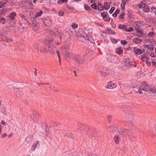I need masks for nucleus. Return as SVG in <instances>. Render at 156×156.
Here are the masks:
<instances>
[{"label": "nucleus", "instance_id": "f257e3e1", "mask_svg": "<svg viewBox=\"0 0 156 156\" xmlns=\"http://www.w3.org/2000/svg\"><path fill=\"white\" fill-rule=\"evenodd\" d=\"M47 45L48 47L47 50H46L44 49V50L41 48H40L39 45H37L36 46V48L38 51L40 50L41 52H49L52 54H54L56 51L58 54V58L59 62V64H61V58L60 56L59 52L57 51V49L55 46H54V43L53 42V39L52 38L50 39L49 40H46L45 42ZM36 48V47H34Z\"/></svg>", "mask_w": 156, "mask_h": 156}, {"label": "nucleus", "instance_id": "f03ea898", "mask_svg": "<svg viewBox=\"0 0 156 156\" xmlns=\"http://www.w3.org/2000/svg\"><path fill=\"white\" fill-rule=\"evenodd\" d=\"M140 89L143 90L151 94H156V86L155 87L152 86H149L147 83H144Z\"/></svg>", "mask_w": 156, "mask_h": 156}, {"label": "nucleus", "instance_id": "7ed1b4c3", "mask_svg": "<svg viewBox=\"0 0 156 156\" xmlns=\"http://www.w3.org/2000/svg\"><path fill=\"white\" fill-rule=\"evenodd\" d=\"M133 63L131 62L129 59H126L123 63H119L118 67L123 70H126L127 69L133 66Z\"/></svg>", "mask_w": 156, "mask_h": 156}, {"label": "nucleus", "instance_id": "20e7f679", "mask_svg": "<svg viewBox=\"0 0 156 156\" xmlns=\"http://www.w3.org/2000/svg\"><path fill=\"white\" fill-rule=\"evenodd\" d=\"M80 37L83 38L85 41H86V42L88 44H89V43L91 44L94 43V40L93 39L92 40L91 37H89L87 34L84 32H83L81 34Z\"/></svg>", "mask_w": 156, "mask_h": 156}, {"label": "nucleus", "instance_id": "39448f33", "mask_svg": "<svg viewBox=\"0 0 156 156\" xmlns=\"http://www.w3.org/2000/svg\"><path fill=\"white\" fill-rule=\"evenodd\" d=\"M83 57H81L80 55H74L73 59L77 62L79 64H82L84 61Z\"/></svg>", "mask_w": 156, "mask_h": 156}, {"label": "nucleus", "instance_id": "423d86ee", "mask_svg": "<svg viewBox=\"0 0 156 156\" xmlns=\"http://www.w3.org/2000/svg\"><path fill=\"white\" fill-rule=\"evenodd\" d=\"M131 130L130 129L127 130H125L124 129L119 128L118 129V132L120 134L122 135H125L126 134L129 135L127 131H130Z\"/></svg>", "mask_w": 156, "mask_h": 156}, {"label": "nucleus", "instance_id": "0eeeda50", "mask_svg": "<svg viewBox=\"0 0 156 156\" xmlns=\"http://www.w3.org/2000/svg\"><path fill=\"white\" fill-rule=\"evenodd\" d=\"M144 83H142L140 85H139L138 86H136V87H134V90H135L136 93H139L140 94H142L143 93V92L142 91V90L144 92L145 91H144L143 90L140 89L142 87L143 85V84Z\"/></svg>", "mask_w": 156, "mask_h": 156}, {"label": "nucleus", "instance_id": "6e6552de", "mask_svg": "<svg viewBox=\"0 0 156 156\" xmlns=\"http://www.w3.org/2000/svg\"><path fill=\"white\" fill-rule=\"evenodd\" d=\"M1 36L2 37V39L0 40V41H4L6 42H10L12 41V39L11 38H8L4 34L2 33L0 34Z\"/></svg>", "mask_w": 156, "mask_h": 156}, {"label": "nucleus", "instance_id": "1a4fd4ad", "mask_svg": "<svg viewBox=\"0 0 156 156\" xmlns=\"http://www.w3.org/2000/svg\"><path fill=\"white\" fill-rule=\"evenodd\" d=\"M116 84L112 82V81H110L108 84L105 86V88L108 89H112L116 87Z\"/></svg>", "mask_w": 156, "mask_h": 156}, {"label": "nucleus", "instance_id": "9d476101", "mask_svg": "<svg viewBox=\"0 0 156 156\" xmlns=\"http://www.w3.org/2000/svg\"><path fill=\"white\" fill-rule=\"evenodd\" d=\"M44 24L46 26H49L51 24V20L48 18H45L42 20Z\"/></svg>", "mask_w": 156, "mask_h": 156}, {"label": "nucleus", "instance_id": "9b49d317", "mask_svg": "<svg viewBox=\"0 0 156 156\" xmlns=\"http://www.w3.org/2000/svg\"><path fill=\"white\" fill-rule=\"evenodd\" d=\"M84 128H85V126L83 124L80 122L78 123V126L76 127V128L78 132H79L81 131Z\"/></svg>", "mask_w": 156, "mask_h": 156}, {"label": "nucleus", "instance_id": "f8f14e48", "mask_svg": "<svg viewBox=\"0 0 156 156\" xmlns=\"http://www.w3.org/2000/svg\"><path fill=\"white\" fill-rule=\"evenodd\" d=\"M144 48L149 49L151 51H152L154 49V45L153 44L149 45L147 44H144L143 45Z\"/></svg>", "mask_w": 156, "mask_h": 156}, {"label": "nucleus", "instance_id": "ddd939ff", "mask_svg": "<svg viewBox=\"0 0 156 156\" xmlns=\"http://www.w3.org/2000/svg\"><path fill=\"white\" fill-rule=\"evenodd\" d=\"M52 34H54L55 36H58L60 39H62V37L60 35L59 32L57 28H55L52 32Z\"/></svg>", "mask_w": 156, "mask_h": 156}, {"label": "nucleus", "instance_id": "4468645a", "mask_svg": "<svg viewBox=\"0 0 156 156\" xmlns=\"http://www.w3.org/2000/svg\"><path fill=\"white\" fill-rule=\"evenodd\" d=\"M133 51L137 55H141L145 52L144 51H143L142 50L138 48H135Z\"/></svg>", "mask_w": 156, "mask_h": 156}, {"label": "nucleus", "instance_id": "2eb2a0df", "mask_svg": "<svg viewBox=\"0 0 156 156\" xmlns=\"http://www.w3.org/2000/svg\"><path fill=\"white\" fill-rule=\"evenodd\" d=\"M16 13L15 12H12L10 13L8 15V17L11 19V20H13L16 16Z\"/></svg>", "mask_w": 156, "mask_h": 156}, {"label": "nucleus", "instance_id": "dca6fc26", "mask_svg": "<svg viewBox=\"0 0 156 156\" xmlns=\"http://www.w3.org/2000/svg\"><path fill=\"white\" fill-rule=\"evenodd\" d=\"M110 129L111 132H114L118 129V126L116 125L111 126L110 127Z\"/></svg>", "mask_w": 156, "mask_h": 156}, {"label": "nucleus", "instance_id": "f3484780", "mask_svg": "<svg viewBox=\"0 0 156 156\" xmlns=\"http://www.w3.org/2000/svg\"><path fill=\"white\" fill-rule=\"evenodd\" d=\"M143 11L145 12H150V10L149 8V5H146L143 8Z\"/></svg>", "mask_w": 156, "mask_h": 156}, {"label": "nucleus", "instance_id": "a211bd4d", "mask_svg": "<svg viewBox=\"0 0 156 156\" xmlns=\"http://www.w3.org/2000/svg\"><path fill=\"white\" fill-rule=\"evenodd\" d=\"M97 7H98V10L101 11H102L104 10V6L102 5L101 3L99 2L98 3V5H97Z\"/></svg>", "mask_w": 156, "mask_h": 156}, {"label": "nucleus", "instance_id": "6ab92c4d", "mask_svg": "<svg viewBox=\"0 0 156 156\" xmlns=\"http://www.w3.org/2000/svg\"><path fill=\"white\" fill-rule=\"evenodd\" d=\"M39 142L38 141H37L35 143H34L33 144L32 146V147L31 148V150L32 151H34V150L37 147V146L38 144H39Z\"/></svg>", "mask_w": 156, "mask_h": 156}, {"label": "nucleus", "instance_id": "aec40b11", "mask_svg": "<svg viewBox=\"0 0 156 156\" xmlns=\"http://www.w3.org/2000/svg\"><path fill=\"white\" fill-rule=\"evenodd\" d=\"M14 90L15 91H16V93H17L16 95H17V97H21V94H22V93H21L20 91V90H19L18 89L15 88L14 89Z\"/></svg>", "mask_w": 156, "mask_h": 156}, {"label": "nucleus", "instance_id": "412c9836", "mask_svg": "<svg viewBox=\"0 0 156 156\" xmlns=\"http://www.w3.org/2000/svg\"><path fill=\"white\" fill-rule=\"evenodd\" d=\"M114 140L116 144H118L120 140V138L117 135L115 136Z\"/></svg>", "mask_w": 156, "mask_h": 156}, {"label": "nucleus", "instance_id": "4be33fe9", "mask_svg": "<svg viewBox=\"0 0 156 156\" xmlns=\"http://www.w3.org/2000/svg\"><path fill=\"white\" fill-rule=\"evenodd\" d=\"M126 27L127 26L124 25L119 24V26L118 28L122 30H124L126 31Z\"/></svg>", "mask_w": 156, "mask_h": 156}, {"label": "nucleus", "instance_id": "5701e85b", "mask_svg": "<svg viewBox=\"0 0 156 156\" xmlns=\"http://www.w3.org/2000/svg\"><path fill=\"white\" fill-rule=\"evenodd\" d=\"M45 128L46 135L48 138H51V135L49 132V130L48 129L46 128V127Z\"/></svg>", "mask_w": 156, "mask_h": 156}, {"label": "nucleus", "instance_id": "b1692460", "mask_svg": "<svg viewBox=\"0 0 156 156\" xmlns=\"http://www.w3.org/2000/svg\"><path fill=\"white\" fill-rule=\"evenodd\" d=\"M104 8L105 10H107L110 8V4L108 2H105L104 4Z\"/></svg>", "mask_w": 156, "mask_h": 156}, {"label": "nucleus", "instance_id": "393cba45", "mask_svg": "<svg viewBox=\"0 0 156 156\" xmlns=\"http://www.w3.org/2000/svg\"><path fill=\"white\" fill-rule=\"evenodd\" d=\"M108 13L106 12H102L101 13V16L103 17V19H105V17H107V15Z\"/></svg>", "mask_w": 156, "mask_h": 156}, {"label": "nucleus", "instance_id": "a878e982", "mask_svg": "<svg viewBox=\"0 0 156 156\" xmlns=\"http://www.w3.org/2000/svg\"><path fill=\"white\" fill-rule=\"evenodd\" d=\"M68 0H58V4H61L64 3H66L68 2Z\"/></svg>", "mask_w": 156, "mask_h": 156}, {"label": "nucleus", "instance_id": "bb28decb", "mask_svg": "<svg viewBox=\"0 0 156 156\" xmlns=\"http://www.w3.org/2000/svg\"><path fill=\"white\" fill-rule=\"evenodd\" d=\"M119 9H116L115 12L112 14V16L114 17H116L117 16L118 14H119Z\"/></svg>", "mask_w": 156, "mask_h": 156}, {"label": "nucleus", "instance_id": "cd10ccee", "mask_svg": "<svg viewBox=\"0 0 156 156\" xmlns=\"http://www.w3.org/2000/svg\"><path fill=\"white\" fill-rule=\"evenodd\" d=\"M100 72L101 75L103 76H108L109 74L108 73L103 72L101 71H100Z\"/></svg>", "mask_w": 156, "mask_h": 156}, {"label": "nucleus", "instance_id": "c85d7f7f", "mask_svg": "<svg viewBox=\"0 0 156 156\" xmlns=\"http://www.w3.org/2000/svg\"><path fill=\"white\" fill-rule=\"evenodd\" d=\"M67 58H69L71 55L70 53L67 51H66L64 54H63Z\"/></svg>", "mask_w": 156, "mask_h": 156}, {"label": "nucleus", "instance_id": "c756f323", "mask_svg": "<svg viewBox=\"0 0 156 156\" xmlns=\"http://www.w3.org/2000/svg\"><path fill=\"white\" fill-rule=\"evenodd\" d=\"M126 4L125 3H122L121 5V9L122 11L125 9Z\"/></svg>", "mask_w": 156, "mask_h": 156}, {"label": "nucleus", "instance_id": "7c9ffc66", "mask_svg": "<svg viewBox=\"0 0 156 156\" xmlns=\"http://www.w3.org/2000/svg\"><path fill=\"white\" fill-rule=\"evenodd\" d=\"M42 13L43 12L42 11H40L39 12L37 13L34 17L35 18H37V17L41 16Z\"/></svg>", "mask_w": 156, "mask_h": 156}, {"label": "nucleus", "instance_id": "2f4dec72", "mask_svg": "<svg viewBox=\"0 0 156 156\" xmlns=\"http://www.w3.org/2000/svg\"><path fill=\"white\" fill-rule=\"evenodd\" d=\"M36 18H35L34 17L33 18V20H32V24L34 26H37V23L36 21Z\"/></svg>", "mask_w": 156, "mask_h": 156}, {"label": "nucleus", "instance_id": "473e14b6", "mask_svg": "<svg viewBox=\"0 0 156 156\" xmlns=\"http://www.w3.org/2000/svg\"><path fill=\"white\" fill-rule=\"evenodd\" d=\"M91 7L95 10L97 9V5L96 3H94L91 5Z\"/></svg>", "mask_w": 156, "mask_h": 156}, {"label": "nucleus", "instance_id": "72a5a7b5", "mask_svg": "<svg viewBox=\"0 0 156 156\" xmlns=\"http://www.w3.org/2000/svg\"><path fill=\"white\" fill-rule=\"evenodd\" d=\"M128 28H127V27H126V31L128 32H130L133 31V28L132 27H129Z\"/></svg>", "mask_w": 156, "mask_h": 156}, {"label": "nucleus", "instance_id": "f704fd0d", "mask_svg": "<svg viewBox=\"0 0 156 156\" xmlns=\"http://www.w3.org/2000/svg\"><path fill=\"white\" fill-rule=\"evenodd\" d=\"M115 58V57L114 55H110L108 57V61H110L111 62H112V60L110 61V59L114 58Z\"/></svg>", "mask_w": 156, "mask_h": 156}, {"label": "nucleus", "instance_id": "c9c22d12", "mask_svg": "<svg viewBox=\"0 0 156 156\" xmlns=\"http://www.w3.org/2000/svg\"><path fill=\"white\" fill-rule=\"evenodd\" d=\"M110 38L112 43H116L118 41L117 40H116L115 39L114 37H111Z\"/></svg>", "mask_w": 156, "mask_h": 156}, {"label": "nucleus", "instance_id": "e433bc0d", "mask_svg": "<svg viewBox=\"0 0 156 156\" xmlns=\"http://www.w3.org/2000/svg\"><path fill=\"white\" fill-rule=\"evenodd\" d=\"M6 4V2H0V8H1L4 6Z\"/></svg>", "mask_w": 156, "mask_h": 156}, {"label": "nucleus", "instance_id": "4c0bfd02", "mask_svg": "<svg viewBox=\"0 0 156 156\" xmlns=\"http://www.w3.org/2000/svg\"><path fill=\"white\" fill-rule=\"evenodd\" d=\"M78 25L77 24H76L75 23H73L72 24V28L75 29L77 28L78 27Z\"/></svg>", "mask_w": 156, "mask_h": 156}, {"label": "nucleus", "instance_id": "58836bf2", "mask_svg": "<svg viewBox=\"0 0 156 156\" xmlns=\"http://www.w3.org/2000/svg\"><path fill=\"white\" fill-rule=\"evenodd\" d=\"M141 60L145 62L148 60V58L147 57L145 56H143L142 57Z\"/></svg>", "mask_w": 156, "mask_h": 156}, {"label": "nucleus", "instance_id": "ea45409f", "mask_svg": "<svg viewBox=\"0 0 156 156\" xmlns=\"http://www.w3.org/2000/svg\"><path fill=\"white\" fill-rule=\"evenodd\" d=\"M106 17H105V19H103L105 21H109L110 20V18L109 17V16L108 14L107 15Z\"/></svg>", "mask_w": 156, "mask_h": 156}, {"label": "nucleus", "instance_id": "a19ab883", "mask_svg": "<svg viewBox=\"0 0 156 156\" xmlns=\"http://www.w3.org/2000/svg\"><path fill=\"white\" fill-rule=\"evenodd\" d=\"M135 30L138 33H139V34H141L143 33L142 31L140 30L139 28L138 27L137 28H135Z\"/></svg>", "mask_w": 156, "mask_h": 156}, {"label": "nucleus", "instance_id": "79ce46f5", "mask_svg": "<svg viewBox=\"0 0 156 156\" xmlns=\"http://www.w3.org/2000/svg\"><path fill=\"white\" fill-rule=\"evenodd\" d=\"M115 9V8L114 7H112L110 10L109 11V13L110 14H111L113 12Z\"/></svg>", "mask_w": 156, "mask_h": 156}, {"label": "nucleus", "instance_id": "37998d69", "mask_svg": "<svg viewBox=\"0 0 156 156\" xmlns=\"http://www.w3.org/2000/svg\"><path fill=\"white\" fill-rule=\"evenodd\" d=\"M31 118L33 119L34 120L35 119V120L37 119L36 115H32L31 116Z\"/></svg>", "mask_w": 156, "mask_h": 156}, {"label": "nucleus", "instance_id": "c03bdc74", "mask_svg": "<svg viewBox=\"0 0 156 156\" xmlns=\"http://www.w3.org/2000/svg\"><path fill=\"white\" fill-rule=\"evenodd\" d=\"M84 7L85 9L86 10H88L91 9L87 5H84Z\"/></svg>", "mask_w": 156, "mask_h": 156}, {"label": "nucleus", "instance_id": "a18cd8bd", "mask_svg": "<svg viewBox=\"0 0 156 156\" xmlns=\"http://www.w3.org/2000/svg\"><path fill=\"white\" fill-rule=\"evenodd\" d=\"M148 35L151 37H153L154 36V34L153 32H150L148 34Z\"/></svg>", "mask_w": 156, "mask_h": 156}, {"label": "nucleus", "instance_id": "49530a36", "mask_svg": "<svg viewBox=\"0 0 156 156\" xmlns=\"http://www.w3.org/2000/svg\"><path fill=\"white\" fill-rule=\"evenodd\" d=\"M138 38H135L133 39V42H134L135 43H136V44H140V42H138Z\"/></svg>", "mask_w": 156, "mask_h": 156}, {"label": "nucleus", "instance_id": "de8ad7c7", "mask_svg": "<svg viewBox=\"0 0 156 156\" xmlns=\"http://www.w3.org/2000/svg\"><path fill=\"white\" fill-rule=\"evenodd\" d=\"M121 43L123 45H126L127 44V41L125 40H122L121 41Z\"/></svg>", "mask_w": 156, "mask_h": 156}, {"label": "nucleus", "instance_id": "09e8293b", "mask_svg": "<svg viewBox=\"0 0 156 156\" xmlns=\"http://www.w3.org/2000/svg\"><path fill=\"white\" fill-rule=\"evenodd\" d=\"M116 51H123L121 47H118L116 49Z\"/></svg>", "mask_w": 156, "mask_h": 156}, {"label": "nucleus", "instance_id": "8fccbe9b", "mask_svg": "<svg viewBox=\"0 0 156 156\" xmlns=\"http://www.w3.org/2000/svg\"><path fill=\"white\" fill-rule=\"evenodd\" d=\"M107 33L112 34H116V33L115 32H114V31L112 30H110V31L109 32H107Z\"/></svg>", "mask_w": 156, "mask_h": 156}, {"label": "nucleus", "instance_id": "3c124183", "mask_svg": "<svg viewBox=\"0 0 156 156\" xmlns=\"http://www.w3.org/2000/svg\"><path fill=\"white\" fill-rule=\"evenodd\" d=\"M62 48L64 49H69V47L68 45H65L62 47Z\"/></svg>", "mask_w": 156, "mask_h": 156}, {"label": "nucleus", "instance_id": "603ef678", "mask_svg": "<svg viewBox=\"0 0 156 156\" xmlns=\"http://www.w3.org/2000/svg\"><path fill=\"white\" fill-rule=\"evenodd\" d=\"M0 23H2V24H4L5 23V20L3 18H1L0 20Z\"/></svg>", "mask_w": 156, "mask_h": 156}, {"label": "nucleus", "instance_id": "864d4df0", "mask_svg": "<svg viewBox=\"0 0 156 156\" xmlns=\"http://www.w3.org/2000/svg\"><path fill=\"white\" fill-rule=\"evenodd\" d=\"M58 14L60 16H62L64 15V13L62 11H60L59 12Z\"/></svg>", "mask_w": 156, "mask_h": 156}, {"label": "nucleus", "instance_id": "5fc2aeb1", "mask_svg": "<svg viewBox=\"0 0 156 156\" xmlns=\"http://www.w3.org/2000/svg\"><path fill=\"white\" fill-rule=\"evenodd\" d=\"M119 20H121V19L123 20L124 19V17L123 16H122V15H120L119 16Z\"/></svg>", "mask_w": 156, "mask_h": 156}, {"label": "nucleus", "instance_id": "6e6d98bb", "mask_svg": "<svg viewBox=\"0 0 156 156\" xmlns=\"http://www.w3.org/2000/svg\"><path fill=\"white\" fill-rule=\"evenodd\" d=\"M1 123L3 125H6V123L4 121L2 120L1 121Z\"/></svg>", "mask_w": 156, "mask_h": 156}, {"label": "nucleus", "instance_id": "4d7b16f0", "mask_svg": "<svg viewBox=\"0 0 156 156\" xmlns=\"http://www.w3.org/2000/svg\"><path fill=\"white\" fill-rule=\"evenodd\" d=\"M126 122L129 124H132L133 123V122L132 121L130 120L129 119Z\"/></svg>", "mask_w": 156, "mask_h": 156}, {"label": "nucleus", "instance_id": "13d9d810", "mask_svg": "<svg viewBox=\"0 0 156 156\" xmlns=\"http://www.w3.org/2000/svg\"><path fill=\"white\" fill-rule=\"evenodd\" d=\"M150 56H151V57L152 58L155 57V56H156L153 53H151V55H150Z\"/></svg>", "mask_w": 156, "mask_h": 156}, {"label": "nucleus", "instance_id": "bf43d9fd", "mask_svg": "<svg viewBox=\"0 0 156 156\" xmlns=\"http://www.w3.org/2000/svg\"><path fill=\"white\" fill-rule=\"evenodd\" d=\"M7 136V134L6 133H5L3 134L2 136V137L3 138Z\"/></svg>", "mask_w": 156, "mask_h": 156}, {"label": "nucleus", "instance_id": "052dcab7", "mask_svg": "<svg viewBox=\"0 0 156 156\" xmlns=\"http://www.w3.org/2000/svg\"><path fill=\"white\" fill-rule=\"evenodd\" d=\"M28 5H29V6H33V5L31 1H30V2L29 4H28Z\"/></svg>", "mask_w": 156, "mask_h": 156}, {"label": "nucleus", "instance_id": "680f3d73", "mask_svg": "<svg viewBox=\"0 0 156 156\" xmlns=\"http://www.w3.org/2000/svg\"><path fill=\"white\" fill-rule=\"evenodd\" d=\"M122 3H125L126 4V2H127L129 1V0H122Z\"/></svg>", "mask_w": 156, "mask_h": 156}, {"label": "nucleus", "instance_id": "e2e57ef3", "mask_svg": "<svg viewBox=\"0 0 156 156\" xmlns=\"http://www.w3.org/2000/svg\"><path fill=\"white\" fill-rule=\"evenodd\" d=\"M116 53L118 54V55H120L122 52V51H115Z\"/></svg>", "mask_w": 156, "mask_h": 156}, {"label": "nucleus", "instance_id": "0e129e2a", "mask_svg": "<svg viewBox=\"0 0 156 156\" xmlns=\"http://www.w3.org/2000/svg\"><path fill=\"white\" fill-rule=\"evenodd\" d=\"M152 63L153 66H154L156 67V62H152Z\"/></svg>", "mask_w": 156, "mask_h": 156}, {"label": "nucleus", "instance_id": "69168bd1", "mask_svg": "<svg viewBox=\"0 0 156 156\" xmlns=\"http://www.w3.org/2000/svg\"><path fill=\"white\" fill-rule=\"evenodd\" d=\"M87 156H93L92 154L90 152H88L87 153Z\"/></svg>", "mask_w": 156, "mask_h": 156}, {"label": "nucleus", "instance_id": "338daca9", "mask_svg": "<svg viewBox=\"0 0 156 156\" xmlns=\"http://www.w3.org/2000/svg\"><path fill=\"white\" fill-rule=\"evenodd\" d=\"M70 136V133H69L67 132L66 133V134L65 136H66L67 137H69V136Z\"/></svg>", "mask_w": 156, "mask_h": 156}, {"label": "nucleus", "instance_id": "774afa93", "mask_svg": "<svg viewBox=\"0 0 156 156\" xmlns=\"http://www.w3.org/2000/svg\"><path fill=\"white\" fill-rule=\"evenodd\" d=\"M13 135V133H10V134H9L8 135V136L9 138H10Z\"/></svg>", "mask_w": 156, "mask_h": 156}]
</instances>
